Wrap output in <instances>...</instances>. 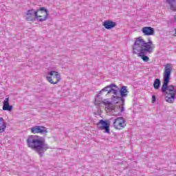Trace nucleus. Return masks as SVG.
Masks as SVG:
<instances>
[{
    "label": "nucleus",
    "mask_w": 176,
    "mask_h": 176,
    "mask_svg": "<svg viewBox=\"0 0 176 176\" xmlns=\"http://www.w3.org/2000/svg\"><path fill=\"white\" fill-rule=\"evenodd\" d=\"M166 3L170 6V10L173 12H176V0H166Z\"/></svg>",
    "instance_id": "2eb2a0df"
},
{
    "label": "nucleus",
    "mask_w": 176,
    "mask_h": 176,
    "mask_svg": "<svg viewBox=\"0 0 176 176\" xmlns=\"http://www.w3.org/2000/svg\"><path fill=\"white\" fill-rule=\"evenodd\" d=\"M120 94L121 96H113L114 98L112 100L113 104H118L117 109L120 111V113L124 112V98L129 94V91L127 90V87L122 86L120 89Z\"/></svg>",
    "instance_id": "20e7f679"
},
{
    "label": "nucleus",
    "mask_w": 176,
    "mask_h": 176,
    "mask_svg": "<svg viewBox=\"0 0 176 176\" xmlns=\"http://www.w3.org/2000/svg\"><path fill=\"white\" fill-rule=\"evenodd\" d=\"M161 85H162V81H160V79L157 78L154 80L153 87L155 90H159V89H160Z\"/></svg>",
    "instance_id": "f3484780"
},
{
    "label": "nucleus",
    "mask_w": 176,
    "mask_h": 176,
    "mask_svg": "<svg viewBox=\"0 0 176 176\" xmlns=\"http://www.w3.org/2000/svg\"><path fill=\"white\" fill-rule=\"evenodd\" d=\"M102 91H102V89L100 90V91L98 92V94L96 95V98H97L98 100H99V101H102V98H100V94H102Z\"/></svg>",
    "instance_id": "aec40b11"
},
{
    "label": "nucleus",
    "mask_w": 176,
    "mask_h": 176,
    "mask_svg": "<svg viewBox=\"0 0 176 176\" xmlns=\"http://www.w3.org/2000/svg\"><path fill=\"white\" fill-rule=\"evenodd\" d=\"M133 54H138V57H140L144 63H148L149 61V57L146 56L147 53H149L148 51H144L142 48L139 47H135L133 45Z\"/></svg>",
    "instance_id": "423d86ee"
},
{
    "label": "nucleus",
    "mask_w": 176,
    "mask_h": 176,
    "mask_svg": "<svg viewBox=\"0 0 176 176\" xmlns=\"http://www.w3.org/2000/svg\"><path fill=\"white\" fill-rule=\"evenodd\" d=\"M5 129H6V122H5V120L3 118H0V133H3L5 131Z\"/></svg>",
    "instance_id": "dca6fc26"
},
{
    "label": "nucleus",
    "mask_w": 176,
    "mask_h": 176,
    "mask_svg": "<svg viewBox=\"0 0 176 176\" xmlns=\"http://www.w3.org/2000/svg\"><path fill=\"white\" fill-rule=\"evenodd\" d=\"M126 120L123 117H118L113 123V127H115L117 130H122V129H124L126 127Z\"/></svg>",
    "instance_id": "1a4fd4ad"
},
{
    "label": "nucleus",
    "mask_w": 176,
    "mask_h": 176,
    "mask_svg": "<svg viewBox=\"0 0 176 176\" xmlns=\"http://www.w3.org/2000/svg\"><path fill=\"white\" fill-rule=\"evenodd\" d=\"M111 93H113V94H114V96H118V89H115L113 88Z\"/></svg>",
    "instance_id": "4be33fe9"
},
{
    "label": "nucleus",
    "mask_w": 176,
    "mask_h": 176,
    "mask_svg": "<svg viewBox=\"0 0 176 176\" xmlns=\"http://www.w3.org/2000/svg\"><path fill=\"white\" fill-rule=\"evenodd\" d=\"M103 104L104 105H108V109H109V111H111V112H114L113 115L114 116H120V112H116V109L115 108L114 106H112V102H109L107 100H104V101H103Z\"/></svg>",
    "instance_id": "9d476101"
},
{
    "label": "nucleus",
    "mask_w": 176,
    "mask_h": 176,
    "mask_svg": "<svg viewBox=\"0 0 176 176\" xmlns=\"http://www.w3.org/2000/svg\"><path fill=\"white\" fill-rule=\"evenodd\" d=\"M133 46L135 47H140L141 49L144 50V52H148V53H153V42L151 40L148 42H146L145 40L141 38V37H138L136 38Z\"/></svg>",
    "instance_id": "39448f33"
},
{
    "label": "nucleus",
    "mask_w": 176,
    "mask_h": 176,
    "mask_svg": "<svg viewBox=\"0 0 176 176\" xmlns=\"http://www.w3.org/2000/svg\"><path fill=\"white\" fill-rule=\"evenodd\" d=\"M113 87H116L118 89V86L115 84H111L102 89V91H107V94H111L112 93V90H113Z\"/></svg>",
    "instance_id": "4468645a"
},
{
    "label": "nucleus",
    "mask_w": 176,
    "mask_h": 176,
    "mask_svg": "<svg viewBox=\"0 0 176 176\" xmlns=\"http://www.w3.org/2000/svg\"><path fill=\"white\" fill-rule=\"evenodd\" d=\"M56 74H58L57 72L51 71L48 73V75H50V76H54V75H56Z\"/></svg>",
    "instance_id": "412c9836"
},
{
    "label": "nucleus",
    "mask_w": 176,
    "mask_h": 176,
    "mask_svg": "<svg viewBox=\"0 0 176 176\" xmlns=\"http://www.w3.org/2000/svg\"><path fill=\"white\" fill-rule=\"evenodd\" d=\"M111 124L108 120H100L97 123L98 130H104L103 133L107 134H111V129H109Z\"/></svg>",
    "instance_id": "0eeeda50"
},
{
    "label": "nucleus",
    "mask_w": 176,
    "mask_h": 176,
    "mask_svg": "<svg viewBox=\"0 0 176 176\" xmlns=\"http://www.w3.org/2000/svg\"><path fill=\"white\" fill-rule=\"evenodd\" d=\"M25 16L26 21H35V20H37L42 23L49 19V10L45 7H40L36 10L31 9L26 12Z\"/></svg>",
    "instance_id": "7ed1b4c3"
},
{
    "label": "nucleus",
    "mask_w": 176,
    "mask_h": 176,
    "mask_svg": "<svg viewBox=\"0 0 176 176\" xmlns=\"http://www.w3.org/2000/svg\"><path fill=\"white\" fill-rule=\"evenodd\" d=\"M102 25L106 28V30H112V28H115V27H116V22L107 20L103 22Z\"/></svg>",
    "instance_id": "f8f14e48"
},
{
    "label": "nucleus",
    "mask_w": 176,
    "mask_h": 176,
    "mask_svg": "<svg viewBox=\"0 0 176 176\" xmlns=\"http://www.w3.org/2000/svg\"><path fill=\"white\" fill-rule=\"evenodd\" d=\"M13 110V106L9 104V98H6L3 101V111H8L9 112Z\"/></svg>",
    "instance_id": "ddd939ff"
},
{
    "label": "nucleus",
    "mask_w": 176,
    "mask_h": 176,
    "mask_svg": "<svg viewBox=\"0 0 176 176\" xmlns=\"http://www.w3.org/2000/svg\"><path fill=\"white\" fill-rule=\"evenodd\" d=\"M32 134H41L46 135L47 134V128L43 126L36 125L30 129Z\"/></svg>",
    "instance_id": "6e6552de"
},
{
    "label": "nucleus",
    "mask_w": 176,
    "mask_h": 176,
    "mask_svg": "<svg viewBox=\"0 0 176 176\" xmlns=\"http://www.w3.org/2000/svg\"><path fill=\"white\" fill-rule=\"evenodd\" d=\"M26 144L28 148L34 151L36 153L39 155L40 157H43L45 152L47 149H50V146L46 143V139L38 135H29L26 140Z\"/></svg>",
    "instance_id": "f03ea898"
},
{
    "label": "nucleus",
    "mask_w": 176,
    "mask_h": 176,
    "mask_svg": "<svg viewBox=\"0 0 176 176\" xmlns=\"http://www.w3.org/2000/svg\"><path fill=\"white\" fill-rule=\"evenodd\" d=\"M155 102H156V96L153 95L152 96V103L155 104Z\"/></svg>",
    "instance_id": "5701e85b"
},
{
    "label": "nucleus",
    "mask_w": 176,
    "mask_h": 176,
    "mask_svg": "<svg viewBox=\"0 0 176 176\" xmlns=\"http://www.w3.org/2000/svg\"><path fill=\"white\" fill-rule=\"evenodd\" d=\"M171 72H173V68H171V64L168 63L165 66L163 77V82L161 88V91L165 94V100L166 102L169 104H173L175 101V86L171 85H168L170 83V79L171 76Z\"/></svg>",
    "instance_id": "f257e3e1"
},
{
    "label": "nucleus",
    "mask_w": 176,
    "mask_h": 176,
    "mask_svg": "<svg viewBox=\"0 0 176 176\" xmlns=\"http://www.w3.org/2000/svg\"><path fill=\"white\" fill-rule=\"evenodd\" d=\"M47 80H48L50 82V83H51V85H54V81L53 80V77H50V76H47Z\"/></svg>",
    "instance_id": "6ab92c4d"
},
{
    "label": "nucleus",
    "mask_w": 176,
    "mask_h": 176,
    "mask_svg": "<svg viewBox=\"0 0 176 176\" xmlns=\"http://www.w3.org/2000/svg\"><path fill=\"white\" fill-rule=\"evenodd\" d=\"M52 80L54 81V85H57L58 82L61 80V76L60 74H56L52 77Z\"/></svg>",
    "instance_id": "a211bd4d"
},
{
    "label": "nucleus",
    "mask_w": 176,
    "mask_h": 176,
    "mask_svg": "<svg viewBox=\"0 0 176 176\" xmlns=\"http://www.w3.org/2000/svg\"><path fill=\"white\" fill-rule=\"evenodd\" d=\"M142 32H143L144 35L146 36H151V35H155V29L152 27H144L142 29Z\"/></svg>",
    "instance_id": "9b49d317"
},
{
    "label": "nucleus",
    "mask_w": 176,
    "mask_h": 176,
    "mask_svg": "<svg viewBox=\"0 0 176 176\" xmlns=\"http://www.w3.org/2000/svg\"><path fill=\"white\" fill-rule=\"evenodd\" d=\"M175 21H176V14L175 15Z\"/></svg>",
    "instance_id": "b1692460"
}]
</instances>
